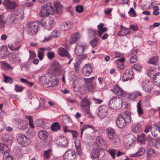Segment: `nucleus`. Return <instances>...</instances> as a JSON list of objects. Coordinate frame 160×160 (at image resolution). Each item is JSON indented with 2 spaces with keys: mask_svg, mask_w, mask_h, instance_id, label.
Listing matches in <instances>:
<instances>
[{
  "mask_svg": "<svg viewBox=\"0 0 160 160\" xmlns=\"http://www.w3.org/2000/svg\"><path fill=\"white\" fill-rule=\"evenodd\" d=\"M108 112V108L105 105L99 106L97 111L98 117L101 119L105 118L107 115Z\"/></svg>",
  "mask_w": 160,
  "mask_h": 160,
  "instance_id": "5",
  "label": "nucleus"
},
{
  "mask_svg": "<svg viewBox=\"0 0 160 160\" xmlns=\"http://www.w3.org/2000/svg\"><path fill=\"white\" fill-rule=\"evenodd\" d=\"M85 46L81 43H78L76 45L75 52L77 55L82 54L84 52Z\"/></svg>",
  "mask_w": 160,
  "mask_h": 160,
  "instance_id": "17",
  "label": "nucleus"
},
{
  "mask_svg": "<svg viewBox=\"0 0 160 160\" xmlns=\"http://www.w3.org/2000/svg\"><path fill=\"white\" fill-rule=\"evenodd\" d=\"M107 133L108 135V137L110 139H112V141L114 142H116L117 141L115 139V136L113 137L115 133V130L111 127H108L106 129Z\"/></svg>",
  "mask_w": 160,
  "mask_h": 160,
  "instance_id": "20",
  "label": "nucleus"
},
{
  "mask_svg": "<svg viewBox=\"0 0 160 160\" xmlns=\"http://www.w3.org/2000/svg\"><path fill=\"white\" fill-rule=\"evenodd\" d=\"M90 102L86 98H84L82 100L81 103V107L83 110V112L86 114L88 116L91 117V114L89 112Z\"/></svg>",
  "mask_w": 160,
  "mask_h": 160,
  "instance_id": "6",
  "label": "nucleus"
},
{
  "mask_svg": "<svg viewBox=\"0 0 160 160\" xmlns=\"http://www.w3.org/2000/svg\"><path fill=\"white\" fill-rule=\"evenodd\" d=\"M38 23L37 22H28L27 24V30L28 34L33 35L38 32Z\"/></svg>",
  "mask_w": 160,
  "mask_h": 160,
  "instance_id": "3",
  "label": "nucleus"
},
{
  "mask_svg": "<svg viewBox=\"0 0 160 160\" xmlns=\"http://www.w3.org/2000/svg\"><path fill=\"white\" fill-rule=\"evenodd\" d=\"M153 149L152 148H148L147 151V158L148 160H150L153 156V154L155 153Z\"/></svg>",
  "mask_w": 160,
  "mask_h": 160,
  "instance_id": "36",
  "label": "nucleus"
},
{
  "mask_svg": "<svg viewBox=\"0 0 160 160\" xmlns=\"http://www.w3.org/2000/svg\"><path fill=\"white\" fill-rule=\"evenodd\" d=\"M11 57L12 59L15 60L17 62L19 63L21 62V60L18 56V54L14 52H12L11 53Z\"/></svg>",
  "mask_w": 160,
  "mask_h": 160,
  "instance_id": "45",
  "label": "nucleus"
},
{
  "mask_svg": "<svg viewBox=\"0 0 160 160\" xmlns=\"http://www.w3.org/2000/svg\"><path fill=\"white\" fill-rule=\"evenodd\" d=\"M88 128H90L93 130H94V128L92 127L91 125H84L83 126V127L81 129V137H82V134L83 131L86 129Z\"/></svg>",
  "mask_w": 160,
  "mask_h": 160,
  "instance_id": "49",
  "label": "nucleus"
},
{
  "mask_svg": "<svg viewBox=\"0 0 160 160\" xmlns=\"http://www.w3.org/2000/svg\"><path fill=\"white\" fill-rule=\"evenodd\" d=\"M122 105V99L118 97H112L108 103V106L110 108L115 110L120 109Z\"/></svg>",
  "mask_w": 160,
  "mask_h": 160,
  "instance_id": "2",
  "label": "nucleus"
},
{
  "mask_svg": "<svg viewBox=\"0 0 160 160\" xmlns=\"http://www.w3.org/2000/svg\"><path fill=\"white\" fill-rule=\"evenodd\" d=\"M9 53V51L6 47L3 46L0 49V55L2 59L5 58Z\"/></svg>",
  "mask_w": 160,
  "mask_h": 160,
  "instance_id": "24",
  "label": "nucleus"
},
{
  "mask_svg": "<svg viewBox=\"0 0 160 160\" xmlns=\"http://www.w3.org/2000/svg\"><path fill=\"white\" fill-rule=\"evenodd\" d=\"M146 138L144 134L142 133L141 135L138 137V141L141 143L144 142Z\"/></svg>",
  "mask_w": 160,
  "mask_h": 160,
  "instance_id": "53",
  "label": "nucleus"
},
{
  "mask_svg": "<svg viewBox=\"0 0 160 160\" xmlns=\"http://www.w3.org/2000/svg\"><path fill=\"white\" fill-rule=\"evenodd\" d=\"M99 153V151L98 149L95 148H93L91 153V158L94 159L98 160Z\"/></svg>",
  "mask_w": 160,
  "mask_h": 160,
  "instance_id": "30",
  "label": "nucleus"
},
{
  "mask_svg": "<svg viewBox=\"0 0 160 160\" xmlns=\"http://www.w3.org/2000/svg\"><path fill=\"white\" fill-rule=\"evenodd\" d=\"M158 58L156 57H153L150 59L149 61V63L152 64H155L157 62Z\"/></svg>",
  "mask_w": 160,
  "mask_h": 160,
  "instance_id": "61",
  "label": "nucleus"
},
{
  "mask_svg": "<svg viewBox=\"0 0 160 160\" xmlns=\"http://www.w3.org/2000/svg\"><path fill=\"white\" fill-rule=\"evenodd\" d=\"M133 68L134 69H135L138 71H140L142 69V66L140 65L139 64L136 63L133 65Z\"/></svg>",
  "mask_w": 160,
  "mask_h": 160,
  "instance_id": "57",
  "label": "nucleus"
},
{
  "mask_svg": "<svg viewBox=\"0 0 160 160\" xmlns=\"http://www.w3.org/2000/svg\"><path fill=\"white\" fill-rule=\"evenodd\" d=\"M58 54L61 57H66L68 58H70L68 52L63 48H59L57 50Z\"/></svg>",
  "mask_w": 160,
  "mask_h": 160,
  "instance_id": "19",
  "label": "nucleus"
},
{
  "mask_svg": "<svg viewBox=\"0 0 160 160\" xmlns=\"http://www.w3.org/2000/svg\"><path fill=\"white\" fill-rule=\"evenodd\" d=\"M17 20L14 13H10L8 16L6 21V23L9 24L12 23L16 22V21Z\"/></svg>",
  "mask_w": 160,
  "mask_h": 160,
  "instance_id": "31",
  "label": "nucleus"
},
{
  "mask_svg": "<svg viewBox=\"0 0 160 160\" xmlns=\"http://www.w3.org/2000/svg\"><path fill=\"white\" fill-rule=\"evenodd\" d=\"M2 137L3 141L7 142L8 144H11L14 139L13 137L11 135L7 134H3Z\"/></svg>",
  "mask_w": 160,
  "mask_h": 160,
  "instance_id": "27",
  "label": "nucleus"
},
{
  "mask_svg": "<svg viewBox=\"0 0 160 160\" xmlns=\"http://www.w3.org/2000/svg\"><path fill=\"white\" fill-rule=\"evenodd\" d=\"M137 112L139 117L143 113V111L141 107V102L139 101L137 104Z\"/></svg>",
  "mask_w": 160,
  "mask_h": 160,
  "instance_id": "38",
  "label": "nucleus"
},
{
  "mask_svg": "<svg viewBox=\"0 0 160 160\" xmlns=\"http://www.w3.org/2000/svg\"><path fill=\"white\" fill-rule=\"evenodd\" d=\"M153 83L158 87H160V73H156L153 76Z\"/></svg>",
  "mask_w": 160,
  "mask_h": 160,
  "instance_id": "33",
  "label": "nucleus"
},
{
  "mask_svg": "<svg viewBox=\"0 0 160 160\" xmlns=\"http://www.w3.org/2000/svg\"><path fill=\"white\" fill-rule=\"evenodd\" d=\"M76 10L77 12L81 13L83 11V7L82 5H78L76 7Z\"/></svg>",
  "mask_w": 160,
  "mask_h": 160,
  "instance_id": "62",
  "label": "nucleus"
},
{
  "mask_svg": "<svg viewBox=\"0 0 160 160\" xmlns=\"http://www.w3.org/2000/svg\"><path fill=\"white\" fill-rule=\"evenodd\" d=\"M62 121L66 125H69L71 123L70 118L67 116H64L63 117Z\"/></svg>",
  "mask_w": 160,
  "mask_h": 160,
  "instance_id": "43",
  "label": "nucleus"
},
{
  "mask_svg": "<svg viewBox=\"0 0 160 160\" xmlns=\"http://www.w3.org/2000/svg\"><path fill=\"white\" fill-rule=\"evenodd\" d=\"M96 143L99 146H102L105 144V142L102 139V138L100 136L97 137L96 138Z\"/></svg>",
  "mask_w": 160,
  "mask_h": 160,
  "instance_id": "41",
  "label": "nucleus"
},
{
  "mask_svg": "<svg viewBox=\"0 0 160 160\" xmlns=\"http://www.w3.org/2000/svg\"><path fill=\"white\" fill-rule=\"evenodd\" d=\"M44 51L40 48L38 51V57L41 60H42L44 56Z\"/></svg>",
  "mask_w": 160,
  "mask_h": 160,
  "instance_id": "50",
  "label": "nucleus"
},
{
  "mask_svg": "<svg viewBox=\"0 0 160 160\" xmlns=\"http://www.w3.org/2000/svg\"><path fill=\"white\" fill-rule=\"evenodd\" d=\"M135 138L134 136L132 134H129L126 136L125 141L128 145L130 146L134 141Z\"/></svg>",
  "mask_w": 160,
  "mask_h": 160,
  "instance_id": "28",
  "label": "nucleus"
},
{
  "mask_svg": "<svg viewBox=\"0 0 160 160\" xmlns=\"http://www.w3.org/2000/svg\"><path fill=\"white\" fill-rule=\"evenodd\" d=\"M55 22L52 18H48L47 19H43L41 21V24L44 26L48 29H51L55 25Z\"/></svg>",
  "mask_w": 160,
  "mask_h": 160,
  "instance_id": "8",
  "label": "nucleus"
},
{
  "mask_svg": "<svg viewBox=\"0 0 160 160\" xmlns=\"http://www.w3.org/2000/svg\"><path fill=\"white\" fill-rule=\"evenodd\" d=\"M132 52L135 53V55L131 57L130 59V61L131 63H134L136 62L137 60V57L136 56V55L138 52V50H132Z\"/></svg>",
  "mask_w": 160,
  "mask_h": 160,
  "instance_id": "44",
  "label": "nucleus"
},
{
  "mask_svg": "<svg viewBox=\"0 0 160 160\" xmlns=\"http://www.w3.org/2000/svg\"><path fill=\"white\" fill-rule=\"evenodd\" d=\"M2 68L5 70H12L13 67L6 62H3L2 63Z\"/></svg>",
  "mask_w": 160,
  "mask_h": 160,
  "instance_id": "40",
  "label": "nucleus"
},
{
  "mask_svg": "<svg viewBox=\"0 0 160 160\" xmlns=\"http://www.w3.org/2000/svg\"><path fill=\"white\" fill-rule=\"evenodd\" d=\"M66 160H76L77 157L75 151L70 149L66 152L63 156Z\"/></svg>",
  "mask_w": 160,
  "mask_h": 160,
  "instance_id": "11",
  "label": "nucleus"
},
{
  "mask_svg": "<svg viewBox=\"0 0 160 160\" xmlns=\"http://www.w3.org/2000/svg\"><path fill=\"white\" fill-rule=\"evenodd\" d=\"M151 127L152 135L157 139H160V128L155 124H153Z\"/></svg>",
  "mask_w": 160,
  "mask_h": 160,
  "instance_id": "13",
  "label": "nucleus"
},
{
  "mask_svg": "<svg viewBox=\"0 0 160 160\" xmlns=\"http://www.w3.org/2000/svg\"><path fill=\"white\" fill-rule=\"evenodd\" d=\"M52 78L51 75L47 74L43 75L39 78V82L42 85H46L48 86L49 82L50 81V78Z\"/></svg>",
  "mask_w": 160,
  "mask_h": 160,
  "instance_id": "15",
  "label": "nucleus"
},
{
  "mask_svg": "<svg viewBox=\"0 0 160 160\" xmlns=\"http://www.w3.org/2000/svg\"><path fill=\"white\" fill-rule=\"evenodd\" d=\"M141 125L139 123H137L134 124L132 127V131L134 132H136L139 131Z\"/></svg>",
  "mask_w": 160,
  "mask_h": 160,
  "instance_id": "51",
  "label": "nucleus"
},
{
  "mask_svg": "<svg viewBox=\"0 0 160 160\" xmlns=\"http://www.w3.org/2000/svg\"><path fill=\"white\" fill-rule=\"evenodd\" d=\"M24 88V87L16 84L15 86V90L16 92H21L23 90Z\"/></svg>",
  "mask_w": 160,
  "mask_h": 160,
  "instance_id": "64",
  "label": "nucleus"
},
{
  "mask_svg": "<svg viewBox=\"0 0 160 160\" xmlns=\"http://www.w3.org/2000/svg\"><path fill=\"white\" fill-rule=\"evenodd\" d=\"M6 23L4 20V17L2 15H0V28H2L4 27L5 23Z\"/></svg>",
  "mask_w": 160,
  "mask_h": 160,
  "instance_id": "52",
  "label": "nucleus"
},
{
  "mask_svg": "<svg viewBox=\"0 0 160 160\" xmlns=\"http://www.w3.org/2000/svg\"><path fill=\"white\" fill-rule=\"evenodd\" d=\"M91 66L89 64L85 65L82 69V72L85 76H88L92 72Z\"/></svg>",
  "mask_w": 160,
  "mask_h": 160,
  "instance_id": "18",
  "label": "nucleus"
},
{
  "mask_svg": "<svg viewBox=\"0 0 160 160\" xmlns=\"http://www.w3.org/2000/svg\"><path fill=\"white\" fill-rule=\"evenodd\" d=\"M52 73L54 76L57 77L61 74V67L58 62L55 61L52 64Z\"/></svg>",
  "mask_w": 160,
  "mask_h": 160,
  "instance_id": "7",
  "label": "nucleus"
},
{
  "mask_svg": "<svg viewBox=\"0 0 160 160\" xmlns=\"http://www.w3.org/2000/svg\"><path fill=\"white\" fill-rule=\"evenodd\" d=\"M123 116L124 117V120L127 123H128L131 122V114L129 111H126Z\"/></svg>",
  "mask_w": 160,
  "mask_h": 160,
  "instance_id": "37",
  "label": "nucleus"
},
{
  "mask_svg": "<svg viewBox=\"0 0 160 160\" xmlns=\"http://www.w3.org/2000/svg\"><path fill=\"white\" fill-rule=\"evenodd\" d=\"M25 118L29 120V124L30 127L33 128L34 127V126L33 124V120L32 117L30 116L26 115L25 116Z\"/></svg>",
  "mask_w": 160,
  "mask_h": 160,
  "instance_id": "47",
  "label": "nucleus"
},
{
  "mask_svg": "<svg viewBox=\"0 0 160 160\" xmlns=\"http://www.w3.org/2000/svg\"><path fill=\"white\" fill-rule=\"evenodd\" d=\"M17 20L24 18V11L21 9H18L14 13Z\"/></svg>",
  "mask_w": 160,
  "mask_h": 160,
  "instance_id": "32",
  "label": "nucleus"
},
{
  "mask_svg": "<svg viewBox=\"0 0 160 160\" xmlns=\"http://www.w3.org/2000/svg\"><path fill=\"white\" fill-rule=\"evenodd\" d=\"M55 12V10L52 4L48 2L41 8L39 16L40 17H46L50 14H54Z\"/></svg>",
  "mask_w": 160,
  "mask_h": 160,
  "instance_id": "1",
  "label": "nucleus"
},
{
  "mask_svg": "<svg viewBox=\"0 0 160 160\" xmlns=\"http://www.w3.org/2000/svg\"><path fill=\"white\" fill-rule=\"evenodd\" d=\"M4 160H13V157L7 152H5L3 156Z\"/></svg>",
  "mask_w": 160,
  "mask_h": 160,
  "instance_id": "46",
  "label": "nucleus"
},
{
  "mask_svg": "<svg viewBox=\"0 0 160 160\" xmlns=\"http://www.w3.org/2000/svg\"><path fill=\"white\" fill-rule=\"evenodd\" d=\"M56 139V143L58 145L64 147L68 145V140L66 137L63 136H59Z\"/></svg>",
  "mask_w": 160,
  "mask_h": 160,
  "instance_id": "14",
  "label": "nucleus"
},
{
  "mask_svg": "<svg viewBox=\"0 0 160 160\" xmlns=\"http://www.w3.org/2000/svg\"><path fill=\"white\" fill-rule=\"evenodd\" d=\"M74 143L77 152H78V155L80 156H82L83 154V152L81 147L80 140L78 139H76L74 140Z\"/></svg>",
  "mask_w": 160,
  "mask_h": 160,
  "instance_id": "25",
  "label": "nucleus"
},
{
  "mask_svg": "<svg viewBox=\"0 0 160 160\" xmlns=\"http://www.w3.org/2000/svg\"><path fill=\"white\" fill-rule=\"evenodd\" d=\"M116 124L119 128H122L126 125L127 122L124 119L123 116L119 114L116 121Z\"/></svg>",
  "mask_w": 160,
  "mask_h": 160,
  "instance_id": "12",
  "label": "nucleus"
},
{
  "mask_svg": "<svg viewBox=\"0 0 160 160\" xmlns=\"http://www.w3.org/2000/svg\"><path fill=\"white\" fill-rule=\"evenodd\" d=\"M4 77V81L6 83H9L10 84L12 83L13 82V79L10 77L7 76L4 74L3 75Z\"/></svg>",
  "mask_w": 160,
  "mask_h": 160,
  "instance_id": "54",
  "label": "nucleus"
},
{
  "mask_svg": "<svg viewBox=\"0 0 160 160\" xmlns=\"http://www.w3.org/2000/svg\"><path fill=\"white\" fill-rule=\"evenodd\" d=\"M145 152V150L143 148H140L139 150L134 154H131V157H139L142 155Z\"/></svg>",
  "mask_w": 160,
  "mask_h": 160,
  "instance_id": "39",
  "label": "nucleus"
},
{
  "mask_svg": "<svg viewBox=\"0 0 160 160\" xmlns=\"http://www.w3.org/2000/svg\"><path fill=\"white\" fill-rule=\"evenodd\" d=\"M28 126V123L26 121L20 120L18 125V128L21 129H26Z\"/></svg>",
  "mask_w": 160,
  "mask_h": 160,
  "instance_id": "34",
  "label": "nucleus"
},
{
  "mask_svg": "<svg viewBox=\"0 0 160 160\" xmlns=\"http://www.w3.org/2000/svg\"><path fill=\"white\" fill-rule=\"evenodd\" d=\"M51 154V150H48L44 151V156L45 158L48 159L50 157Z\"/></svg>",
  "mask_w": 160,
  "mask_h": 160,
  "instance_id": "56",
  "label": "nucleus"
},
{
  "mask_svg": "<svg viewBox=\"0 0 160 160\" xmlns=\"http://www.w3.org/2000/svg\"><path fill=\"white\" fill-rule=\"evenodd\" d=\"M38 136L41 139L45 141L48 137V133L46 130H42L38 132Z\"/></svg>",
  "mask_w": 160,
  "mask_h": 160,
  "instance_id": "29",
  "label": "nucleus"
},
{
  "mask_svg": "<svg viewBox=\"0 0 160 160\" xmlns=\"http://www.w3.org/2000/svg\"><path fill=\"white\" fill-rule=\"evenodd\" d=\"M88 128H90L93 130H94V128L92 127L91 125H84L83 126V127L81 129V137H82V134L83 131L86 129Z\"/></svg>",
  "mask_w": 160,
  "mask_h": 160,
  "instance_id": "48",
  "label": "nucleus"
},
{
  "mask_svg": "<svg viewBox=\"0 0 160 160\" xmlns=\"http://www.w3.org/2000/svg\"><path fill=\"white\" fill-rule=\"evenodd\" d=\"M80 38V35L78 33H75L72 35L69 38L68 42L70 44H72L76 43L78 41Z\"/></svg>",
  "mask_w": 160,
  "mask_h": 160,
  "instance_id": "22",
  "label": "nucleus"
},
{
  "mask_svg": "<svg viewBox=\"0 0 160 160\" xmlns=\"http://www.w3.org/2000/svg\"><path fill=\"white\" fill-rule=\"evenodd\" d=\"M142 88L144 91L151 93L152 92L153 85L152 82L146 80L142 83Z\"/></svg>",
  "mask_w": 160,
  "mask_h": 160,
  "instance_id": "9",
  "label": "nucleus"
},
{
  "mask_svg": "<svg viewBox=\"0 0 160 160\" xmlns=\"http://www.w3.org/2000/svg\"><path fill=\"white\" fill-rule=\"evenodd\" d=\"M3 4L7 10H13L16 7V3L13 1L7 0L4 2Z\"/></svg>",
  "mask_w": 160,
  "mask_h": 160,
  "instance_id": "16",
  "label": "nucleus"
},
{
  "mask_svg": "<svg viewBox=\"0 0 160 160\" xmlns=\"http://www.w3.org/2000/svg\"><path fill=\"white\" fill-rule=\"evenodd\" d=\"M134 74L131 68H128L124 72L122 76V80L123 81L131 80L133 79Z\"/></svg>",
  "mask_w": 160,
  "mask_h": 160,
  "instance_id": "10",
  "label": "nucleus"
},
{
  "mask_svg": "<svg viewBox=\"0 0 160 160\" xmlns=\"http://www.w3.org/2000/svg\"><path fill=\"white\" fill-rule=\"evenodd\" d=\"M112 91L115 94L120 96H122L125 93L123 90L118 84L116 85Z\"/></svg>",
  "mask_w": 160,
  "mask_h": 160,
  "instance_id": "21",
  "label": "nucleus"
},
{
  "mask_svg": "<svg viewBox=\"0 0 160 160\" xmlns=\"http://www.w3.org/2000/svg\"><path fill=\"white\" fill-rule=\"evenodd\" d=\"M98 39L97 38H95L91 41L90 44L93 47H95L96 46L98 43Z\"/></svg>",
  "mask_w": 160,
  "mask_h": 160,
  "instance_id": "58",
  "label": "nucleus"
},
{
  "mask_svg": "<svg viewBox=\"0 0 160 160\" xmlns=\"http://www.w3.org/2000/svg\"><path fill=\"white\" fill-rule=\"evenodd\" d=\"M50 79L48 87H53L58 85V81L57 78L53 77L52 78H50Z\"/></svg>",
  "mask_w": 160,
  "mask_h": 160,
  "instance_id": "35",
  "label": "nucleus"
},
{
  "mask_svg": "<svg viewBox=\"0 0 160 160\" xmlns=\"http://www.w3.org/2000/svg\"><path fill=\"white\" fill-rule=\"evenodd\" d=\"M153 14L154 15H158L159 14V12H158L159 8L157 6H154L153 7Z\"/></svg>",
  "mask_w": 160,
  "mask_h": 160,
  "instance_id": "60",
  "label": "nucleus"
},
{
  "mask_svg": "<svg viewBox=\"0 0 160 160\" xmlns=\"http://www.w3.org/2000/svg\"><path fill=\"white\" fill-rule=\"evenodd\" d=\"M73 26V24L72 22H64L62 24L61 29L62 31H66L71 29Z\"/></svg>",
  "mask_w": 160,
  "mask_h": 160,
  "instance_id": "26",
  "label": "nucleus"
},
{
  "mask_svg": "<svg viewBox=\"0 0 160 160\" xmlns=\"http://www.w3.org/2000/svg\"><path fill=\"white\" fill-rule=\"evenodd\" d=\"M147 141L148 144L150 146H153L155 142L154 139L148 136V137Z\"/></svg>",
  "mask_w": 160,
  "mask_h": 160,
  "instance_id": "59",
  "label": "nucleus"
},
{
  "mask_svg": "<svg viewBox=\"0 0 160 160\" xmlns=\"http://www.w3.org/2000/svg\"><path fill=\"white\" fill-rule=\"evenodd\" d=\"M17 140L18 142L23 147H26L30 144L31 141L29 138L24 134L20 133L18 134Z\"/></svg>",
  "mask_w": 160,
  "mask_h": 160,
  "instance_id": "4",
  "label": "nucleus"
},
{
  "mask_svg": "<svg viewBox=\"0 0 160 160\" xmlns=\"http://www.w3.org/2000/svg\"><path fill=\"white\" fill-rule=\"evenodd\" d=\"M121 30L118 33V34L120 36H123L128 35L131 32V30L129 28L124 27L122 25L120 26Z\"/></svg>",
  "mask_w": 160,
  "mask_h": 160,
  "instance_id": "23",
  "label": "nucleus"
},
{
  "mask_svg": "<svg viewBox=\"0 0 160 160\" xmlns=\"http://www.w3.org/2000/svg\"><path fill=\"white\" fill-rule=\"evenodd\" d=\"M69 131V132L71 133L72 135L73 138H76L78 137V134L77 131L75 130H70V131Z\"/></svg>",
  "mask_w": 160,
  "mask_h": 160,
  "instance_id": "63",
  "label": "nucleus"
},
{
  "mask_svg": "<svg viewBox=\"0 0 160 160\" xmlns=\"http://www.w3.org/2000/svg\"><path fill=\"white\" fill-rule=\"evenodd\" d=\"M154 73V68L153 67H150L148 71L147 74L148 76L150 77L153 76V75Z\"/></svg>",
  "mask_w": 160,
  "mask_h": 160,
  "instance_id": "55",
  "label": "nucleus"
},
{
  "mask_svg": "<svg viewBox=\"0 0 160 160\" xmlns=\"http://www.w3.org/2000/svg\"><path fill=\"white\" fill-rule=\"evenodd\" d=\"M60 126L58 122H54L51 126V128L52 131H56L60 129Z\"/></svg>",
  "mask_w": 160,
  "mask_h": 160,
  "instance_id": "42",
  "label": "nucleus"
}]
</instances>
